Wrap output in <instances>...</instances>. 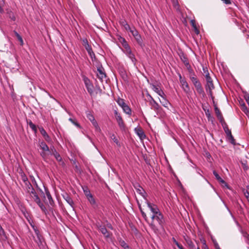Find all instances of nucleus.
Listing matches in <instances>:
<instances>
[{
    "label": "nucleus",
    "instance_id": "nucleus-1",
    "mask_svg": "<svg viewBox=\"0 0 249 249\" xmlns=\"http://www.w3.org/2000/svg\"><path fill=\"white\" fill-rule=\"evenodd\" d=\"M206 84L205 85L206 90L208 92L209 96L212 99H213V89H214V86L213 84V81L211 77L206 78Z\"/></svg>",
    "mask_w": 249,
    "mask_h": 249
},
{
    "label": "nucleus",
    "instance_id": "nucleus-2",
    "mask_svg": "<svg viewBox=\"0 0 249 249\" xmlns=\"http://www.w3.org/2000/svg\"><path fill=\"white\" fill-rule=\"evenodd\" d=\"M25 193L27 201L33 200L35 201L39 198L38 195L33 187L31 188V190L29 189L26 191Z\"/></svg>",
    "mask_w": 249,
    "mask_h": 249
},
{
    "label": "nucleus",
    "instance_id": "nucleus-3",
    "mask_svg": "<svg viewBox=\"0 0 249 249\" xmlns=\"http://www.w3.org/2000/svg\"><path fill=\"white\" fill-rule=\"evenodd\" d=\"M21 179L23 182L22 184V187L24 190L25 192L32 188L33 185L31 184L30 182L28 180L27 176L24 173L21 174Z\"/></svg>",
    "mask_w": 249,
    "mask_h": 249
},
{
    "label": "nucleus",
    "instance_id": "nucleus-4",
    "mask_svg": "<svg viewBox=\"0 0 249 249\" xmlns=\"http://www.w3.org/2000/svg\"><path fill=\"white\" fill-rule=\"evenodd\" d=\"M123 51L125 54V55L130 59L134 65H136L137 60L134 54L132 52L130 47L126 46V47H125V48L123 50Z\"/></svg>",
    "mask_w": 249,
    "mask_h": 249
},
{
    "label": "nucleus",
    "instance_id": "nucleus-5",
    "mask_svg": "<svg viewBox=\"0 0 249 249\" xmlns=\"http://www.w3.org/2000/svg\"><path fill=\"white\" fill-rule=\"evenodd\" d=\"M30 225L33 228V229L35 232V234L36 236V239L35 238L34 240L37 243L38 247L40 248V246L42 244V236L40 234V232H39V230H38V229L37 228V227L36 226H35L34 224H33L32 223H30Z\"/></svg>",
    "mask_w": 249,
    "mask_h": 249
},
{
    "label": "nucleus",
    "instance_id": "nucleus-6",
    "mask_svg": "<svg viewBox=\"0 0 249 249\" xmlns=\"http://www.w3.org/2000/svg\"><path fill=\"white\" fill-rule=\"evenodd\" d=\"M84 82L86 87V89L89 93L91 95L93 92V85L90 81V80L87 77H84Z\"/></svg>",
    "mask_w": 249,
    "mask_h": 249
},
{
    "label": "nucleus",
    "instance_id": "nucleus-7",
    "mask_svg": "<svg viewBox=\"0 0 249 249\" xmlns=\"http://www.w3.org/2000/svg\"><path fill=\"white\" fill-rule=\"evenodd\" d=\"M115 119L118 123V125L121 129H124L125 127L124 122L121 116V114L116 110L114 111Z\"/></svg>",
    "mask_w": 249,
    "mask_h": 249
},
{
    "label": "nucleus",
    "instance_id": "nucleus-8",
    "mask_svg": "<svg viewBox=\"0 0 249 249\" xmlns=\"http://www.w3.org/2000/svg\"><path fill=\"white\" fill-rule=\"evenodd\" d=\"M98 230L103 234L105 238H109L110 236V232L108 231L107 228L104 225H97Z\"/></svg>",
    "mask_w": 249,
    "mask_h": 249
},
{
    "label": "nucleus",
    "instance_id": "nucleus-9",
    "mask_svg": "<svg viewBox=\"0 0 249 249\" xmlns=\"http://www.w3.org/2000/svg\"><path fill=\"white\" fill-rule=\"evenodd\" d=\"M146 203L147 205V207L149 208L151 212L154 214H157L158 213L160 212L158 206L153 204L149 202L146 200Z\"/></svg>",
    "mask_w": 249,
    "mask_h": 249
},
{
    "label": "nucleus",
    "instance_id": "nucleus-10",
    "mask_svg": "<svg viewBox=\"0 0 249 249\" xmlns=\"http://www.w3.org/2000/svg\"><path fill=\"white\" fill-rule=\"evenodd\" d=\"M87 117L89 120H90L96 130H100V127L98 124V123L95 120L93 115L90 112H89L87 113Z\"/></svg>",
    "mask_w": 249,
    "mask_h": 249
},
{
    "label": "nucleus",
    "instance_id": "nucleus-11",
    "mask_svg": "<svg viewBox=\"0 0 249 249\" xmlns=\"http://www.w3.org/2000/svg\"><path fill=\"white\" fill-rule=\"evenodd\" d=\"M156 217V214L153 213L152 215L151 216L152 221L151 222L148 223V224L150 228L152 229V230L155 233H157L159 231V228L158 227L157 225H156L154 222V219H155Z\"/></svg>",
    "mask_w": 249,
    "mask_h": 249
},
{
    "label": "nucleus",
    "instance_id": "nucleus-12",
    "mask_svg": "<svg viewBox=\"0 0 249 249\" xmlns=\"http://www.w3.org/2000/svg\"><path fill=\"white\" fill-rule=\"evenodd\" d=\"M150 100L149 101V104L151 106V108L154 109L155 111H158L160 108V106L156 102V101L152 98L151 96L149 95Z\"/></svg>",
    "mask_w": 249,
    "mask_h": 249
},
{
    "label": "nucleus",
    "instance_id": "nucleus-13",
    "mask_svg": "<svg viewBox=\"0 0 249 249\" xmlns=\"http://www.w3.org/2000/svg\"><path fill=\"white\" fill-rule=\"evenodd\" d=\"M97 76L101 81H103L104 79L106 78V74L104 71L103 68L102 67L97 68Z\"/></svg>",
    "mask_w": 249,
    "mask_h": 249
},
{
    "label": "nucleus",
    "instance_id": "nucleus-14",
    "mask_svg": "<svg viewBox=\"0 0 249 249\" xmlns=\"http://www.w3.org/2000/svg\"><path fill=\"white\" fill-rule=\"evenodd\" d=\"M151 87L152 90L156 92L161 97H165V94L160 87L152 85Z\"/></svg>",
    "mask_w": 249,
    "mask_h": 249
},
{
    "label": "nucleus",
    "instance_id": "nucleus-15",
    "mask_svg": "<svg viewBox=\"0 0 249 249\" xmlns=\"http://www.w3.org/2000/svg\"><path fill=\"white\" fill-rule=\"evenodd\" d=\"M156 217L155 219L158 221L160 228H163V225L164 222L163 215L160 212H159L156 214Z\"/></svg>",
    "mask_w": 249,
    "mask_h": 249
},
{
    "label": "nucleus",
    "instance_id": "nucleus-16",
    "mask_svg": "<svg viewBox=\"0 0 249 249\" xmlns=\"http://www.w3.org/2000/svg\"><path fill=\"white\" fill-rule=\"evenodd\" d=\"M63 198L65 200V201L70 205V206L72 208L73 210L74 209V203L71 198V197L67 194H65L63 195Z\"/></svg>",
    "mask_w": 249,
    "mask_h": 249
},
{
    "label": "nucleus",
    "instance_id": "nucleus-17",
    "mask_svg": "<svg viewBox=\"0 0 249 249\" xmlns=\"http://www.w3.org/2000/svg\"><path fill=\"white\" fill-rule=\"evenodd\" d=\"M134 187L136 190L137 193L141 195L145 200H147L145 196L146 192L144 190L139 184L135 185Z\"/></svg>",
    "mask_w": 249,
    "mask_h": 249
},
{
    "label": "nucleus",
    "instance_id": "nucleus-18",
    "mask_svg": "<svg viewBox=\"0 0 249 249\" xmlns=\"http://www.w3.org/2000/svg\"><path fill=\"white\" fill-rule=\"evenodd\" d=\"M195 87L197 93L200 95H201L203 97H205L206 95L201 83Z\"/></svg>",
    "mask_w": 249,
    "mask_h": 249
},
{
    "label": "nucleus",
    "instance_id": "nucleus-19",
    "mask_svg": "<svg viewBox=\"0 0 249 249\" xmlns=\"http://www.w3.org/2000/svg\"><path fill=\"white\" fill-rule=\"evenodd\" d=\"M181 84V86L182 89H183L184 91L186 93H188L190 91V88L188 84L186 82V81L185 80L181 81V82H180Z\"/></svg>",
    "mask_w": 249,
    "mask_h": 249
},
{
    "label": "nucleus",
    "instance_id": "nucleus-20",
    "mask_svg": "<svg viewBox=\"0 0 249 249\" xmlns=\"http://www.w3.org/2000/svg\"><path fill=\"white\" fill-rule=\"evenodd\" d=\"M213 174L219 182L224 185L225 186H228L227 183L219 176L215 171H213Z\"/></svg>",
    "mask_w": 249,
    "mask_h": 249
},
{
    "label": "nucleus",
    "instance_id": "nucleus-21",
    "mask_svg": "<svg viewBox=\"0 0 249 249\" xmlns=\"http://www.w3.org/2000/svg\"><path fill=\"white\" fill-rule=\"evenodd\" d=\"M120 24L121 26L124 27L125 30L127 31H129L131 28L130 26L128 24L126 21L124 19H122L120 21Z\"/></svg>",
    "mask_w": 249,
    "mask_h": 249
},
{
    "label": "nucleus",
    "instance_id": "nucleus-22",
    "mask_svg": "<svg viewBox=\"0 0 249 249\" xmlns=\"http://www.w3.org/2000/svg\"><path fill=\"white\" fill-rule=\"evenodd\" d=\"M87 198L93 208H96L97 206L95 199H94L92 195H90Z\"/></svg>",
    "mask_w": 249,
    "mask_h": 249
},
{
    "label": "nucleus",
    "instance_id": "nucleus-23",
    "mask_svg": "<svg viewBox=\"0 0 249 249\" xmlns=\"http://www.w3.org/2000/svg\"><path fill=\"white\" fill-rule=\"evenodd\" d=\"M136 131L137 133V134L139 136L141 140H143L146 137V135H145L144 132L143 130L141 128H137L136 129Z\"/></svg>",
    "mask_w": 249,
    "mask_h": 249
},
{
    "label": "nucleus",
    "instance_id": "nucleus-24",
    "mask_svg": "<svg viewBox=\"0 0 249 249\" xmlns=\"http://www.w3.org/2000/svg\"><path fill=\"white\" fill-rule=\"evenodd\" d=\"M85 49L87 50V51L88 52L89 54V56H90V57L92 59L93 57L94 58L95 57V54H94V52H93L90 45H89V46L85 47Z\"/></svg>",
    "mask_w": 249,
    "mask_h": 249
},
{
    "label": "nucleus",
    "instance_id": "nucleus-25",
    "mask_svg": "<svg viewBox=\"0 0 249 249\" xmlns=\"http://www.w3.org/2000/svg\"><path fill=\"white\" fill-rule=\"evenodd\" d=\"M39 146L40 148L45 151H50L49 148L48 146L46 144V143L44 142H41L39 143Z\"/></svg>",
    "mask_w": 249,
    "mask_h": 249
},
{
    "label": "nucleus",
    "instance_id": "nucleus-26",
    "mask_svg": "<svg viewBox=\"0 0 249 249\" xmlns=\"http://www.w3.org/2000/svg\"><path fill=\"white\" fill-rule=\"evenodd\" d=\"M122 109H123L124 112V113H125L126 114L129 115H131V113H132L131 109L130 108V107L127 104L124 105V106L123 107H122Z\"/></svg>",
    "mask_w": 249,
    "mask_h": 249
},
{
    "label": "nucleus",
    "instance_id": "nucleus-27",
    "mask_svg": "<svg viewBox=\"0 0 249 249\" xmlns=\"http://www.w3.org/2000/svg\"><path fill=\"white\" fill-rule=\"evenodd\" d=\"M134 37L135 38V39L136 40L138 44L140 46H141L142 47L143 46V41H142V38L140 34H139L138 35Z\"/></svg>",
    "mask_w": 249,
    "mask_h": 249
},
{
    "label": "nucleus",
    "instance_id": "nucleus-28",
    "mask_svg": "<svg viewBox=\"0 0 249 249\" xmlns=\"http://www.w3.org/2000/svg\"><path fill=\"white\" fill-rule=\"evenodd\" d=\"M35 202H36L37 203V204L38 205V206L40 208V209H41V210L46 213V211H47L46 210V207H45V206L43 205V204L42 203H41V200H40V198L39 199H38L37 200H36L35 201Z\"/></svg>",
    "mask_w": 249,
    "mask_h": 249
},
{
    "label": "nucleus",
    "instance_id": "nucleus-29",
    "mask_svg": "<svg viewBox=\"0 0 249 249\" xmlns=\"http://www.w3.org/2000/svg\"><path fill=\"white\" fill-rule=\"evenodd\" d=\"M53 154L56 160L58 161H62V158L60 156V154L56 151V150L53 148V150L52 149Z\"/></svg>",
    "mask_w": 249,
    "mask_h": 249
},
{
    "label": "nucleus",
    "instance_id": "nucleus-30",
    "mask_svg": "<svg viewBox=\"0 0 249 249\" xmlns=\"http://www.w3.org/2000/svg\"><path fill=\"white\" fill-rule=\"evenodd\" d=\"M116 102L118 104L119 106H120L122 108L126 104L124 102V100L123 99H122L120 97H118V99L116 100Z\"/></svg>",
    "mask_w": 249,
    "mask_h": 249
},
{
    "label": "nucleus",
    "instance_id": "nucleus-31",
    "mask_svg": "<svg viewBox=\"0 0 249 249\" xmlns=\"http://www.w3.org/2000/svg\"><path fill=\"white\" fill-rule=\"evenodd\" d=\"M162 101H160L162 106L165 107H168V106L170 104L169 101L166 99V96L165 95V97H161Z\"/></svg>",
    "mask_w": 249,
    "mask_h": 249
},
{
    "label": "nucleus",
    "instance_id": "nucleus-32",
    "mask_svg": "<svg viewBox=\"0 0 249 249\" xmlns=\"http://www.w3.org/2000/svg\"><path fill=\"white\" fill-rule=\"evenodd\" d=\"M110 138L118 146H120V143L119 142V141L115 136V134H111L110 135Z\"/></svg>",
    "mask_w": 249,
    "mask_h": 249
},
{
    "label": "nucleus",
    "instance_id": "nucleus-33",
    "mask_svg": "<svg viewBox=\"0 0 249 249\" xmlns=\"http://www.w3.org/2000/svg\"><path fill=\"white\" fill-rule=\"evenodd\" d=\"M190 78L193 83L194 86H196L197 85L200 84V82L197 79V77H190Z\"/></svg>",
    "mask_w": 249,
    "mask_h": 249
},
{
    "label": "nucleus",
    "instance_id": "nucleus-34",
    "mask_svg": "<svg viewBox=\"0 0 249 249\" xmlns=\"http://www.w3.org/2000/svg\"><path fill=\"white\" fill-rule=\"evenodd\" d=\"M227 138L228 141L232 144H235V140L231 134V132L227 135Z\"/></svg>",
    "mask_w": 249,
    "mask_h": 249
},
{
    "label": "nucleus",
    "instance_id": "nucleus-35",
    "mask_svg": "<svg viewBox=\"0 0 249 249\" xmlns=\"http://www.w3.org/2000/svg\"><path fill=\"white\" fill-rule=\"evenodd\" d=\"M203 75L205 76V78L211 77L208 68L206 67H203Z\"/></svg>",
    "mask_w": 249,
    "mask_h": 249
},
{
    "label": "nucleus",
    "instance_id": "nucleus-36",
    "mask_svg": "<svg viewBox=\"0 0 249 249\" xmlns=\"http://www.w3.org/2000/svg\"><path fill=\"white\" fill-rule=\"evenodd\" d=\"M46 196L49 200V203L51 205H52L53 203V199L52 198V197L50 193V192L48 190H46Z\"/></svg>",
    "mask_w": 249,
    "mask_h": 249
},
{
    "label": "nucleus",
    "instance_id": "nucleus-37",
    "mask_svg": "<svg viewBox=\"0 0 249 249\" xmlns=\"http://www.w3.org/2000/svg\"><path fill=\"white\" fill-rule=\"evenodd\" d=\"M7 13L8 15V17L9 18H10L13 21L16 20V17H15L14 13L12 11H8Z\"/></svg>",
    "mask_w": 249,
    "mask_h": 249
},
{
    "label": "nucleus",
    "instance_id": "nucleus-38",
    "mask_svg": "<svg viewBox=\"0 0 249 249\" xmlns=\"http://www.w3.org/2000/svg\"><path fill=\"white\" fill-rule=\"evenodd\" d=\"M132 35V36L135 37L136 36H137L139 34L138 31L136 29V28L133 27L131 28L130 30L129 31Z\"/></svg>",
    "mask_w": 249,
    "mask_h": 249
},
{
    "label": "nucleus",
    "instance_id": "nucleus-39",
    "mask_svg": "<svg viewBox=\"0 0 249 249\" xmlns=\"http://www.w3.org/2000/svg\"><path fill=\"white\" fill-rule=\"evenodd\" d=\"M138 205H139V208L141 211V213L142 214V217L144 218L145 220L147 221L148 218H147V216L146 213L143 211L141 205L140 204H138Z\"/></svg>",
    "mask_w": 249,
    "mask_h": 249
},
{
    "label": "nucleus",
    "instance_id": "nucleus-40",
    "mask_svg": "<svg viewBox=\"0 0 249 249\" xmlns=\"http://www.w3.org/2000/svg\"><path fill=\"white\" fill-rule=\"evenodd\" d=\"M120 42H121L124 49H125L126 46H129V44L127 43L124 38L121 37L120 39Z\"/></svg>",
    "mask_w": 249,
    "mask_h": 249
},
{
    "label": "nucleus",
    "instance_id": "nucleus-41",
    "mask_svg": "<svg viewBox=\"0 0 249 249\" xmlns=\"http://www.w3.org/2000/svg\"><path fill=\"white\" fill-rule=\"evenodd\" d=\"M14 32L16 36H17V38L19 41V42L20 43V45H23V39H22L21 36L16 31H14Z\"/></svg>",
    "mask_w": 249,
    "mask_h": 249
},
{
    "label": "nucleus",
    "instance_id": "nucleus-42",
    "mask_svg": "<svg viewBox=\"0 0 249 249\" xmlns=\"http://www.w3.org/2000/svg\"><path fill=\"white\" fill-rule=\"evenodd\" d=\"M214 111H215V113L216 114L217 118L218 117H220V116L222 115L219 109L218 108V107L216 105L214 106Z\"/></svg>",
    "mask_w": 249,
    "mask_h": 249
},
{
    "label": "nucleus",
    "instance_id": "nucleus-43",
    "mask_svg": "<svg viewBox=\"0 0 249 249\" xmlns=\"http://www.w3.org/2000/svg\"><path fill=\"white\" fill-rule=\"evenodd\" d=\"M28 124L30 127V128L35 132L37 131V129L36 125L34 124L31 121L28 123Z\"/></svg>",
    "mask_w": 249,
    "mask_h": 249
},
{
    "label": "nucleus",
    "instance_id": "nucleus-44",
    "mask_svg": "<svg viewBox=\"0 0 249 249\" xmlns=\"http://www.w3.org/2000/svg\"><path fill=\"white\" fill-rule=\"evenodd\" d=\"M69 120L71 123H72L74 125H75V126H76L78 128H80V125L76 121V120L75 119H73L71 118H69Z\"/></svg>",
    "mask_w": 249,
    "mask_h": 249
},
{
    "label": "nucleus",
    "instance_id": "nucleus-45",
    "mask_svg": "<svg viewBox=\"0 0 249 249\" xmlns=\"http://www.w3.org/2000/svg\"><path fill=\"white\" fill-rule=\"evenodd\" d=\"M172 239V241H173V242L177 246V247L179 249H184L183 246L179 244L178 243V241H177V240H176V239L174 237H173Z\"/></svg>",
    "mask_w": 249,
    "mask_h": 249
},
{
    "label": "nucleus",
    "instance_id": "nucleus-46",
    "mask_svg": "<svg viewBox=\"0 0 249 249\" xmlns=\"http://www.w3.org/2000/svg\"><path fill=\"white\" fill-rule=\"evenodd\" d=\"M120 243L121 246L123 247L124 249H129V246L123 240L120 241Z\"/></svg>",
    "mask_w": 249,
    "mask_h": 249
},
{
    "label": "nucleus",
    "instance_id": "nucleus-47",
    "mask_svg": "<svg viewBox=\"0 0 249 249\" xmlns=\"http://www.w3.org/2000/svg\"><path fill=\"white\" fill-rule=\"evenodd\" d=\"M180 59H181L184 65H186V63H189L187 58L183 54H182V55L180 56Z\"/></svg>",
    "mask_w": 249,
    "mask_h": 249
},
{
    "label": "nucleus",
    "instance_id": "nucleus-48",
    "mask_svg": "<svg viewBox=\"0 0 249 249\" xmlns=\"http://www.w3.org/2000/svg\"><path fill=\"white\" fill-rule=\"evenodd\" d=\"M185 66L187 68V70L188 71L189 73H192L193 71H194L193 69L192 68L191 65L189 64V63H186V65H185Z\"/></svg>",
    "mask_w": 249,
    "mask_h": 249
},
{
    "label": "nucleus",
    "instance_id": "nucleus-49",
    "mask_svg": "<svg viewBox=\"0 0 249 249\" xmlns=\"http://www.w3.org/2000/svg\"><path fill=\"white\" fill-rule=\"evenodd\" d=\"M49 151H43L40 153V155L43 158V159L45 160L48 156L47 152H49Z\"/></svg>",
    "mask_w": 249,
    "mask_h": 249
},
{
    "label": "nucleus",
    "instance_id": "nucleus-50",
    "mask_svg": "<svg viewBox=\"0 0 249 249\" xmlns=\"http://www.w3.org/2000/svg\"><path fill=\"white\" fill-rule=\"evenodd\" d=\"M0 236L2 237H5V234L4 230L0 225Z\"/></svg>",
    "mask_w": 249,
    "mask_h": 249
},
{
    "label": "nucleus",
    "instance_id": "nucleus-51",
    "mask_svg": "<svg viewBox=\"0 0 249 249\" xmlns=\"http://www.w3.org/2000/svg\"><path fill=\"white\" fill-rule=\"evenodd\" d=\"M82 44L85 47V48L89 45L88 43V41L87 39H86V38L83 39Z\"/></svg>",
    "mask_w": 249,
    "mask_h": 249
},
{
    "label": "nucleus",
    "instance_id": "nucleus-52",
    "mask_svg": "<svg viewBox=\"0 0 249 249\" xmlns=\"http://www.w3.org/2000/svg\"><path fill=\"white\" fill-rule=\"evenodd\" d=\"M31 178V180H32V181L33 182V183L34 184V185L36 187V188H38V185L37 184V182L35 178L33 177V176H31L30 177Z\"/></svg>",
    "mask_w": 249,
    "mask_h": 249
},
{
    "label": "nucleus",
    "instance_id": "nucleus-53",
    "mask_svg": "<svg viewBox=\"0 0 249 249\" xmlns=\"http://www.w3.org/2000/svg\"><path fill=\"white\" fill-rule=\"evenodd\" d=\"M84 192L87 197L92 195L89 189L84 190Z\"/></svg>",
    "mask_w": 249,
    "mask_h": 249
},
{
    "label": "nucleus",
    "instance_id": "nucleus-54",
    "mask_svg": "<svg viewBox=\"0 0 249 249\" xmlns=\"http://www.w3.org/2000/svg\"><path fill=\"white\" fill-rule=\"evenodd\" d=\"M241 108H242V110L245 112H248V108L246 106L245 104L244 103H243L242 105H241Z\"/></svg>",
    "mask_w": 249,
    "mask_h": 249
},
{
    "label": "nucleus",
    "instance_id": "nucleus-55",
    "mask_svg": "<svg viewBox=\"0 0 249 249\" xmlns=\"http://www.w3.org/2000/svg\"><path fill=\"white\" fill-rule=\"evenodd\" d=\"M244 195L249 202V191H246L244 192Z\"/></svg>",
    "mask_w": 249,
    "mask_h": 249
},
{
    "label": "nucleus",
    "instance_id": "nucleus-56",
    "mask_svg": "<svg viewBox=\"0 0 249 249\" xmlns=\"http://www.w3.org/2000/svg\"><path fill=\"white\" fill-rule=\"evenodd\" d=\"M39 130L42 136L46 135L47 132L43 127L39 128Z\"/></svg>",
    "mask_w": 249,
    "mask_h": 249
},
{
    "label": "nucleus",
    "instance_id": "nucleus-57",
    "mask_svg": "<svg viewBox=\"0 0 249 249\" xmlns=\"http://www.w3.org/2000/svg\"><path fill=\"white\" fill-rule=\"evenodd\" d=\"M217 119L219 120V122H220L221 124L225 122L224 118L222 115L220 116V117H217Z\"/></svg>",
    "mask_w": 249,
    "mask_h": 249
},
{
    "label": "nucleus",
    "instance_id": "nucleus-58",
    "mask_svg": "<svg viewBox=\"0 0 249 249\" xmlns=\"http://www.w3.org/2000/svg\"><path fill=\"white\" fill-rule=\"evenodd\" d=\"M191 24L193 28H195V27H197L196 25V21L195 20H191Z\"/></svg>",
    "mask_w": 249,
    "mask_h": 249
},
{
    "label": "nucleus",
    "instance_id": "nucleus-59",
    "mask_svg": "<svg viewBox=\"0 0 249 249\" xmlns=\"http://www.w3.org/2000/svg\"><path fill=\"white\" fill-rule=\"evenodd\" d=\"M223 129H224L225 133L226 134V135H228V134L231 133V130H230L228 127H227L226 128H224Z\"/></svg>",
    "mask_w": 249,
    "mask_h": 249
},
{
    "label": "nucleus",
    "instance_id": "nucleus-60",
    "mask_svg": "<svg viewBox=\"0 0 249 249\" xmlns=\"http://www.w3.org/2000/svg\"><path fill=\"white\" fill-rule=\"evenodd\" d=\"M224 3L226 4H231V0H221Z\"/></svg>",
    "mask_w": 249,
    "mask_h": 249
},
{
    "label": "nucleus",
    "instance_id": "nucleus-61",
    "mask_svg": "<svg viewBox=\"0 0 249 249\" xmlns=\"http://www.w3.org/2000/svg\"><path fill=\"white\" fill-rule=\"evenodd\" d=\"M242 164H243V168L244 170L245 171L247 170L248 169V166H247V165L246 163H242Z\"/></svg>",
    "mask_w": 249,
    "mask_h": 249
},
{
    "label": "nucleus",
    "instance_id": "nucleus-62",
    "mask_svg": "<svg viewBox=\"0 0 249 249\" xmlns=\"http://www.w3.org/2000/svg\"><path fill=\"white\" fill-rule=\"evenodd\" d=\"M221 125H222L223 129L224 128H226L228 127V126L227 124H226V123L225 122L224 123H222L221 124Z\"/></svg>",
    "mask_w": 249,
    "mask_h": 249
},
{
    "label": "nucleus",
    "instance_id": "nucleus-63",
    "mask_svg": "<svg viewBox=\"0 0 249 249\" xmlns=\"http://www.w3.org/2000/svg\"><path fill=\"white\" fill-rule=\"evenodd\" d=\"M194 30L196 34L198 35L199 33V31L197 27L194 28Z\"/></svg>",
    "mask_w": 249,
    "mask_h": 249
},
{
    "label": "nucleus",
    "instance_id": "nucleus-64",
    "mask_svg": "<svg viewBox=\"0 0 249 249\" xmlns=\"http://www.w3.org/2000/svg\"><path fill=\"white\" fill-rule=\"evenodd\" d=\"M43 136L44 137L45 139L47 141H48L50 138V137H49V135L47 134V133H46V135H44Z\"/></svg>",
    "mask_w": 249,
    "mask_h": 249
}]
</instances>
